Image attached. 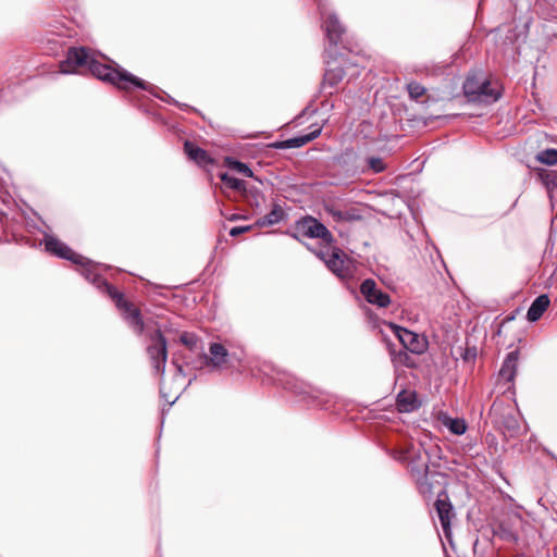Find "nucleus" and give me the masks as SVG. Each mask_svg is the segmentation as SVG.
Instances as JSON below:
<instances>
[{
    "instance_id": "obj_11",
    "label": "nucleus",
    "mask_w": 557,
    "mask_h": 557,
    "mask_svg": "<svg viewBox=\"0 0 557 557\" xmlns=\"http://www.w3.org/2000/svg\"><path fill=\"white\" fill-rule=\"evenodd\" d=\"M321 15L324 18L323 27L329 41L333 45H337L342 40V36L345 32L344 27L335 14H329L321 10Z\"/></svg>"
},
{
    "instance_id": "obj_1",
    "label": "nucleus",
    "mask_w": 557,
    "mask_h": 557,
    "mask_svg": "<svg viewBox=\"0 0 557 557\" xmlns=\"http://www.w3.org/2000/svg\"><path fill=\"white\" fill-rule=\"evenodd\" d=\"M45 247L46 250L52 255H55L60 258L72 261L73 263L79 264L82 267V274L86 277V280L90 281L97 287H106L107 293L110 297L115 300L116 306L124 310L125 319L129 323V325L134 329V331L140 335L144 332V322L140 317V312L138 309L134 308L131 304H128L123 295L120 294L113 286L109 285L106 280H103L97 272L96 265L88 259L84 258L81 255H77L67 245L59 240L57 237L51 235L45 236Z\"/></svg>"
},
{
    "instance_id": "obj_32",
    "label": "nucleus",
    "mask_w": 557,
    "mask_h": 557,
    "mask_svg": "<svg viewBox=\"0 0 557 557\" xmlns=\"http://www.w3.org/2000/svg\"><path fill=\"white\" fill-rule=\"evenodd\" d=\"M250 227L249 226H236V227H233L231 231H230V235L231 236H237L239 234H243L245 233L246 231H248Z\"/></svg>"
},
{
    "instance_id": "obj_2",
    "label": "nucleus",
    "mask_w": 557,
    "mask_h": 557,
    "mask_svg": "<svg viewBox=\"0 0 557 557\" xmlns=\"http://www.w3.org/2000/svg\"><path fill=\"white\" fill-rule=\"evenodd\" d=\"M79 67H88L91 74L99 79L107 81L119 88L128 89L135 86L148 89L149 84L134 76L120 66L112 67L97 60L96 54L87 48H71L66 59L60 63V71L64 74L75 73Z\"/></svg>"
},
{
    "instance_id": "obj_22",
    "label": "nucleus",
    "mask_w": 557,
    "mask_h": 557,
    "mask_svg": "<svg viewBox=\"0 0 557 557\" xmlns=\"http://www.w3.org/2000/svg\"><path fill=\"white\" fill-rule=\"evenodd\" d=\"M397 408L401 412H409L416 408V397L412 393L401 392L397 396Z\"/></svg>"
},
{
    "instance_id": "obj_4",
    "label": "nucleus",
    "mask_w": 557,
    "mask_h": 557,
    "mask_svg": "<svg viewBox=\"0 0 557 557\" xmlns=\"http://www.w3.org/2000/svg\"><path fill=\"white\" fill-rule=\"evenodd\" d=\"M147 354L154 371L162 375L168 359L166 339L158 329L150 334V343L147 346Z\"/></svg>"
},
{
    "instance_id": "obj_21",
    "label": "nucleus",
    "mask_w": 557,
    "mask_h": 557,
    "mask_svg": "<svg viewBox=\"0 0 557 557\" xmlns=\"http://www.w3.org/2000/svg\"><path fill=\"white\" fill-rule=\"evenodd\" d=\"M329 65H331L329 63ZM344 77V71L342 67H331L326 70L323 78L324 87L329 86L331 88L335 87Z\"/></svg>"
},
{
    "instance_id": "obj_20",
    "label": "nucleus",
    "mask_w": 557,
    "mask_h": 557,
    "mask_svg": "<svg viewBox=\"0 0 557 557\" xmlns=\"http://www.w3.org/2000/svg\"><path fill=\"white\" fill-rule=\"evenodd\" d=\"M408 351L409 350H406L405 348L395 350L392 345L388 346L391 360L395 367H412L414 364V361Z\"/></svg>"
},
{
    "instance_id": "obj_16",
    "label": "nucleus",
    "mask_w": 557,
    "mask_h": 557,
    "mask_svg": "<svg viewBox=\"0 0 557 557\" xmlns=\"http://www.w3.org/2000/svg\"><path fill=\"white\" fill-rule=\"evenodd\" d=\"M184 150L188 158L193 161H195L199 165H207L209 163H212V159L208 154V152L196 145H194L190 141H185L184 144Z\"/></svg>"
},
{
    "instance_id": "obj_6",
    "label": "nucleus",
    "mask_w": 557,
    "mask_h": 557,
    "mask_svg": "<svg viewBox=\"0 0 557 557\" xmlns=\"http://www.w3.org/2000/svg\"><path fill=\"white\" fill-rule=\"evenodd\" d=\"M491 416L502 428L505 436L516 437L519 435L521 431L519 417L511 408L504 409L502 404L495 401L491 408Z\"/></svg>"
},
{
    "instance_id": "obj_3",
    "label": "nucleus",
    "mask_w": 557,
    "mask_h": 557,
    "mask_svg": "<svg viewBox=\"0 0 557 557\" xmlns=\"http://www.w3.org/2000/svg\"><path fill=\"white\" fill-rule=\"evenodd\" d=\"M393 458L401 462L409 461L410 471L416 480L419 492L423 496H430L432 494L433 486L429 481L428 460L423 459L420 453L416 451L412 445L406 449L395 450L393 453Z\"/></svg>"
},
{
    "instance_id": "obj_24",
    "label": "nucleus",
    "mask_w": 557,
    "mask_h": 557,
    "mask_svg": "<svg viewBox=\"0 0 557 557\" xmlns=\"http://www.w3.org/2000/svg\"><path fill=\"white\" fill-rule=\"evenodd\" d=\"M536 160L540 163L546 164V165H556L557 164V149L548 148L536 156Z\"/></svg>"
},
{
    "instance_id": "obj_18",
    "label": "nucleus",
    "mask_w": 557,
    "mask_h": 557,
    "mask_svg": "<svg viewBox=\"0 0 557 557\" xmlns=\"http://www.w3.org/2000/svg\"><path fill=\"white\" fill-rule=\"evenodd\" d=\"M484 81V77L479 75L478 73H473L467 77V79L463 83V91L465 95L475 101L478 99V95L480 91V88H482V83Z\"/></svg>"
},
{
    "instance_id": "obj_17",
    "label": "nucleus",
    "mask_w": 557,
    "mask_h": 557,
    "mask_svg": "<svg viewBox=\"0 0 557 557\" xmlns=\"http://www.w3.org/2000/svg\"><path fill=\"white\" fill-rule=\"evenodd\" d=\"M438 420L454 435H462L468 429L466 420L461 418H451L443 413L440 416Z\"/></svg>"
},
{
    "instance_id": "obj_14",
    "label": "nucleus",
    "mask_w": 557,
    "mask_h": 557,
    "mask_svg": "<svg viewBox=\"0 0 557 557\" xmlns=\"http://www.w3.org/2000/svg\"><path fill=\"white\" fill-rule=\"evenodd\" d=\"M210 357H206V362L213 368H221L227 358V349L219 343H212L209 347Z\"/></svg>"
},
{
    "instance_id": "obj_23",
    "label": "nucleus",
    "mask_w": 557,
    "mask_h": 557,
    "mask_svg": "<svg viewBox=\"0 0 557 557\" xmlns=\"http://www.w3.org/2000/svg\"><path fill=\"white\" fill-rule=\"evenodd\" d=\"M220 178L224 183L225 186H227L228 188H231L233 190L244 191L246 189L244 181L238 180L227 173H221Z\"/></svg>"
},
{
    "instance_id": "obj_29",
    "label": "nucleus",
    "mask_w": 557,
    "mask_h": 557,
    "mask_svg": "<svg viewBox=\"0 0 557 557\" xmlns=\"http://www.w3.org/2000/svg\"><path fill=\"white\" fill-rule=\"evenodd\" d=\"M326 211L335 220V221H345L349 219V215L347 212H343L341 210H337L333 207H327Z\"/></svg>"
},
{
    "instance_id": "obj_15",
    "label": "nucleus",
    "mask_w": 557,
    "mask_h": 557,
    "mask_svg": "<svg viewBox=\"0 0 557 557\" xmlns=\"http://www.w3.org/2000/svg\"><path fill=\"white\" fill-rule=\"evenodd\" d=\"M517 364H518V351H511L507 355L500 371L499 376L505 380L506 382L513 381L517 372Z\"/></svg>"
},
{
    "instance_id": "obj_27",
    "label": "nucleus",
    "mask_w": 557,
    "mask_h": 557,
    "mask_svg": "<svg viewBox=\"0 0 557 557\" xmlns=\"http://www.w3.org/2000/svg\"><path fill=\"white\" fill-rule=\"evenodd\" d=\"M496 535L499 539L507 541V542H517L518 541V535L507 528L500 527L499 530L496 532Z\"/></svg>"
},
{
    "instance_id": "obj_7",
    "label": "nucleus",
    "mask_w": 557,
    "mask_h": 557,
    "mask_svg": "<svg viewBox=\"0 0 557 557\" xmlns=\"http://www.w3.org/2000/svg\"><path fill=\"white\" fill-rule=\"evenodd\" d=\"M389 326L403 345V348L409 352L421 355L428 348V341L424 336L413 333L405 327L391 323Z\"/></svg>"
},
{
    "instance_id": "obj_13",
    "label": "nucleus",
    "mask_w": 557,
    "mask_h": 557,
    "mask_svg": "<svg viewBox=\"0 0 557 557\" xmlns=\"http://www.w3.org/2000/svg\"><path fill=\"white\" fill-rule=\"evenodd\" d=\"M549 304L550 300L547 295H540L539 297H536L527 312L528 320L531 322L537 321L546 311Z\"/></svg>"
},
{
    "instance_id": "obj_19",
    "label": "nucleus",
    "mask_w": 557,
    "mask_h": 557,
    "mask_svg": "<svg viewBox=\"0 0 557 557\" xmlns=\"http://www.w3.org/2000/svg\"><path fill=\"white\" fill-rule=\"evenodd\" d=\"M321 131H322L321 126H315L314 129L311 131L307 135H302V136H298V137H294V138H289L287 140H285L284 143H282L281 147H285V148L301 147V146L310 143L311 140L315 139L317 137H319V135L321 134Z\"/></svg>"
},
{
    "instance_id": "obj_5",
    "label": "nucleus",
    "mask_w": 557,
    "mask_h": 557,
    "mask_svg": "<svg viewBox=\"0 0 557 557\" xmlns=\"http://www.w3.org/2000/svg\"><path fill=\"white\" fill-rule=\"evenodd\" d=\"M323 260L326 267L338 277L346 278L352 274V262L346 255L338 248L327 249L326 251H319L317 253Z\"/></svg>"
},
{
    "instance_id": "obj_8",
    "label": "nucleus",
    "mask_w": 557,
    "mask_h": 557,
    "mask_svg": "<svg viewBox=\"0 0 557 557\" xmlns=\"http://www.w3.org/2000/svg\"><path fill=\"white\" fill-rule=\"evenodd\" d=\"M297 231L302 236L309 238H320L327 245L333 242V236L330 231L312 216H306L301 219L297 223Z\"/></svg>"
},
{
    "instance_id": "obj_25",
    "label": "nucleus",
    "mask_w": 557,
    "mask_h": 557,
    "mask_svg": "<svg viewBox=\"0 0 557 557\" xmlns=\"http://www.w3.org/2000/svg\"><path fill=\"white\" fill-rule=\"evenodd\" d=\"M225 163L230 169H232L247 177L252 176V171L248 168L247 164H245L240 161L234 160L232 158H226Z\"/></svg>"
},
{
    "instance_id": "obj_9",
    "label": "nucleus",
    "mask_w": 557,
    "mask_h": 557,
    "mask_svg": "<svg viewBox=\"0 0 557 557\" xmlns=\"http://www.w3.org/2000/svg\"><path fill=\"white\" fill-rule=\"evenodd\" d=\"M435 509L443 529V532L446 537L450 536V525L451 520L455 518V512L453 505L448 499V495L446 492H442L437 495V499L435 502Z\"/></svg>"
},
{
    "instance_id": "obj_12",
    "label": "nucleus",
    "mask_w": 557,
    "mask_h": 557,
    "mask_svg": "<svg viewBox=\"0 0 557 557\" xmlns=\"http://www.w3.org/2000/svg\"><path fill=\"white\" fill-rule=\"evenodd\" d=\"M481 87L482 88H480L478 99L475 101L490 103L499 99L500 86L497 82H492L484 78Z\"/></svg>"
},
{
    "instance_id": "obj_30",
    "label": "nucleus",
    "mask_w": 557,
    "mask_h": 557,
    "mask_svg": "<svg viewBox=\"0 0 557 557\" xmlns=\"http://www.w3.org/2000/svg\"><path fill=\"white\" fill-rule=\"evenodd\" d=\"M281 216H282V212H281V211L273 210L271 213H269V214L265 216V221H264L263 223H264V224H274V223H277V222L281 220Z\"/></svg>"
},
{
    "instance_id": "obj_31",
    "label": "nucleus",
    "mask_w": 557,
    "mask_h": 557,
    "mask_svg": "<svg viewBox=\"0 0 557 557\" xmlns=\"http://www.w3.org/2000/svg\"><path fill=\"white\" fill-rule=\"evenodd\" d=\"M181 342H182L184 345H186V346H188V347H191V346L195 344V338H194V336L188 335V334H186V333H185V334H183V335L181 336Z\"/></svg>"
},
{
    "instance_id": "obj_10",
    "label": "nucleus",
    "mask_w": 557,
    "mask_h": 557,
    "mask_svg": "<svg viewBox=\"0 0 557 557\" xmlns=\"http://www.w3.org/2000/svg\"><path fill=\"white\" fill-rule=\"evenodd\" d=\"M360 293L369 304L377 308H386L391 304L389 295L377 288L376 283L371 278L361 283Z\"/></svg>"
},
{
    "instance_id": "obj_28",
    "label": "nucleus",
    "mask_w": 557,
    "mask_h": 557,
    "mask_svg": "<svg viewBox=\"0 0 557 557\" xmlns=\"http://www.w3.org/2000/svg\"><path fill=\"white\" fill-rule=\"evenodd\" d=\"M368 164L375 173L382 172L385 169L384 162L381 158L372 157L368 160Z\"/></svg>"
},
{
    "instance_id": "obj_26",
    "label": "nucleus",
    "mask_w": 557,
    "mask_h": 557,
    "mask_svg": "<svg viewBox=\"0 0 557 557\" xmlns=\"http://www.w3.org/2000/svg\"><path fill=\"white\" fill-rule=\"evenodd\" d=\"M407 90L409 92L410 98L413 99V100H418L426 91L425 87L422 86L421 84L417 83V82L409 83L407 85Z\"/></svg>"
}]
</instances>
